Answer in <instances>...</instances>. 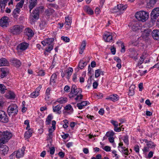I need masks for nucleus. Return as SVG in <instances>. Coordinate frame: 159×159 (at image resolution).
I'll use <instances>...</instances> for the list:
<instances>
[{"mask_svg":"<svg viewBox=\"0 0 159 159\" xmlns=\"http://www.w3.org/2000/svg\"><path fill=\"white\" fill-rule=\"evenodd\" d=\"M18 111V107L15 104H12L8 107L7 113L9 116L15 117L17 114Z\"/></svg>","mask_w":159,"mask_h":159,"instance_id":"4","label":"nucleus"},{"mask_svg":"<svg viewBox=\"0 0 159 159\" xmlns=\"http://www.w3.org/2000/svg\"><path fill=\"white\" fill-rule=\"evenodd\" d=\"M9 0H1L0 6L2 11L3 10V9L7 5V2Z\"/></svg>","mask_w":159,"mask_h":159,"instance_id":"34","label":"nucleus"},{"mask_svg":"<svg viewBox=\"0 0 159 159\" xmlns=\"http://www.w3.org/2000/svg\"><path fill=\"white\" fill-rule=\"evenodd\" d=\"M52 91V90L51 88L48 87L47 89L45 92L44 98L46 101H48L49 100Z\"/></svg>","mask_w":159,"mask_h":159,"instance_id":"18","label":"nucleus"},{"mask_svg":"<svg viewBox=\"0 0 159 159\" xmlns=\"http://www.w3.org/2000/svg\"><path fill=\"white\" fill-rule=\"evenodd\" d=\"M121 53H124L125 52V47L123 43H121Z\"/></svg>","mask_w":159,"mask_h":159,"instance_id":"60","label":"nucleus"},{"mask_svg":"<svg viewBox=\"0 0 159 159\" xmlns=\"http://www.w3.org/2000/svg\"><path fill=\"white\" fill-rule=\"evenodd\" d=\"M24 2L25 0H21L17 4L16 6V8L20 9L22 7Z\"/></svg>","mask_w":159,"mask_h":159,"instance_id":"48","label":"nucleus"},{"mask_svg":"<svg viewBox=\"0 0 159 159\" xmlns=\"http://www.w3.org/2000/svg\"><path fill=\"white\" fill-rule=\"evenodd\" d=\"M119 99V96L116 94L110 95L106 98L107 100H110L113 102H115L118 100Z\"/></svg>","mask_w":159,"mask_h":159,"instance_id":"17","label":"nucleus"},{"mask_svg":"<svg viewBox=\"0 0 159 159\" xmlns=\"http://www.w3.org/2000/svg\"><path fill=\"white\" fill-rule=\"evenodd\" d=\"M142 140L146 143V145L151 149H155L156 145L151 141H148L147 139H142Z\"/></svg>","mask_w":159,"mask_h":159,"instance_id":"20","label":"nucleus"},{"mask_svg":"<svg viewBox=\"0 0 159 159\" xmlns=\"http://www.w3.org/2000/svg\"><path fill=\"white\" fill-rule=\"evenodd\" d=\"M71 23V20L68 17H66L65 24L67 25H69Z\"/></svg>","mask_w":159,"mask_h":159,"instance_id":"55","label":"nucleus"},{"mask_svg":"<svg viewBox=\"0 0 159 159\" xmlns=\"http://www.w3.org/2000/svg\"><path fill=\"white\" fill-rule=\"evenodd\" d=\"M149 148L148 146H144L143 148L142 149V150L144 152H146L149 151Z\"/></svg>","mask_w":159,"mask_h":159,"instance_id":"62","label":"nucleus"},{"mask_svg":"<svg viewBox=\"0 0 159 159\" xmlns=\"http://www.w3.org/2000/svg\"><path fill=\"white\" fill-rule=\"evenodd\" d=\"M67 98L66 97H61L57 99V102L61 104L65 103L67 101Z\"/></svg>","mask_w":159,"mask_h":159,"instance_id":"36","label":"nucleus"},{"mask_svg":"<svg viewBox=\"0 0 159 159\" xmlns=\"http://www.w3.org/2000/svg\"><path fill=\"white\" fill-rule=\"evenodd\" d=\"M47 26V22L45 21L42 20L40 23L39 26L41 29H43Z\"/></svg>","mask_w":159,"mask_h":159,"instance_id":"44","label":"nucleus"},{"mask_svg":"<svg viewBox=\"0 0 159 159\" xmlns=\"http://www.w3.org/2000/svg\"><path fill=\"white\" fill-rule=\"evenodd\" d=\"M103 149L106 152H109L111 150V147L107 146H105Z\"/></svg>","mask_w":159,"mask_h":159,"instance_id":"64","label":"nucleus"},{"mask_svg":"<svg viewBox=\"0 0 159 159\" xmlns=\"http://www.w3.org/2000/svg\"><path fill=\"white\" fill-rule=\"evenodd\" d=\"M63 122L64 123V124L63 125V127L65 129L67 128L68 127L69 124L68 120L65 119L63 120Z\"/></svg>","mask_w":159,"mask_h":159,"instance_id":"56","label":"nucleus"},{"mask_svg":"<svg viewBox=\"0 0 159 159\" xmlns=\"http://www.w3.org/2000/svg\"><path fill=\"white\" fill-rule=\"evenodd\" d=\"M57 79V75L55 73L52 74L51 75L50 80V84L52 86L55 85L56 83V80Z\"/></svg>","mask_w":159,"mask_h":159,"instance_id":"23","label":"nucleus"},{"mask_svg":"<svg viewBox=\"0 0 159 159\" xmlns=\"http://www.w3.org/2000/svg\"><path fill=\"white\" fill-rule=\"evenodd\" d=\"M52 118L53 117L50 114L48 115L47 118H46V124L47 125H49L50 123V121L52 119Z\"/></svg>","mask_w":159,"mask_h":159,"instance_id":"46","label":"nucleus"},{"mask_svg":"<svg viewBox=\"0 0 159 159\" xmlns=\"http://www.w3.org/2000/svg\"><path fill=\"white\" fill-rule=\"evenodd\" d=\"M55 151V148L52 147L50 148V153L51 155H53Z\"/></svg>","mask_w":159,"mask_h":159,"instance_id":"61","label":"nucleus"},{"mask_svg":"<svg viewBox=\"0 0 159 159\" xmlns=\"http://www.w3.org/2000/svg\"><path fill=\"white\" fill-rule=\"evenodd\" d=\"M110 123L114 126V127L116 126H118V122L116 121L111 120H110Z\"/></svg>","mask_w":159,"mask_h":159,"instance_id":"58","label":"nucleus"},{"mask_svg":"<svg viewBox=\"0 0 159 159\" xmlns=\"http://www.w3.org/2000/svg\"><path fill=\"white\" fill-rule=\"evenodd\" d=\"M53 49V45H50L48 46V47L46 48V51L48 53H50L51 51Z\"/></svg>","mask_w":159,"mask_h":159,"instance_id":"53","label":"nucleus"},{"mask_svg":"<svg viewBox=\"0 0 159 159\" xmlns=\"http://www.w3.org/2000/svg\"><path fill=\"white\" fill-rule=\"evenodd\" d=\"M1 71V77L3 78L7 75V74L8 72V69L6 67H3L0 68Z\"/></svg>","mask_w":159,"mask_h":159,"instance_id":"24","label":"nucleus"},{"mask_svg":"<svg viewBox=\"0 0 159 159\" xmlns=\"http://www.w3.org/2000/svg\"><path fill=\"white\" fill-rule=\"evenodd\" d=\"M54 41L53 38H48L46 39L43 41H41V43L43 46L50 45H53L52 44V43Z\"/></svg>","mask_w":159,"mask_h":159,"instance_id":"21","label":"nucleus"},{"mask_svg":"<svg viewBox=\"0 0 159 159\" xmlns=\"http://www.w3.org/2000/svg\"><path fill=\"white\" fill-rule=\"evenodd\" d=\"M114 134L115 133L112 130H111L107 132L106 134V135L107 137H113Z\"/></svg>","mask_w":159,"mask_h":159,"instance_id":"52","label":"nucleus"},{"mask_svg":"<svg viewBox=\"0 0 159 159\" xmlns=\"http://www.w3.org/2000/svg\"><path fill=\"white\" fill-rule=\"evenodd\" d=\"M150 34V31L148 30H145L142 34V36L143 38H146Z\"/></svg>","mask_w":159,"mask_h":159,"instance_id":"47","label":"nucleus"},{"mask_svg":"<svg viewBox=\"0 0 159 159\" xmlns=\"http://www.w3.org/2000/svg\"><path fill=\"white\" fill-rule=\"evenodd\" d=\"M84 9L89 14L92 15L93 12L92 9L89 7L86 6L85 7Z\"/></svg>","mask_w":159,"mask_h":159,"instance_id":"42","label":"nucleus"},{"mask_svg":"<svg viewBox=\"0 0 159 159\" xmlns=\"http://www.w3.org/2000/svg\"><path fill=\"white\" fill-rule=\"evenodd\" d=\"M42 88L41 85H39L36 89L35 90L31 93L30 95V97L32 98H35L40 94V91Z\"/></svg>","mask_w":159,"mask_h":159,"instance_id":"12","label":"nucleus"},{"mask_svg":"<svg viewBox=\"0 0 159 159\" xmlns=\"http://www.w3.org/2000/svg\"><path fill=\"white\" fill-rule=\"evenodd\" d=\"M9 62L6 58H2L0 59V66H7Z\"/></svg>","mask_w":159,"mask_h":159,"instance_id":"29","label":"nucleus"},{"mask_svg":"<svg viewBox=\"0 0 159 159\" xmlns=\"http://www.w3.org/2000/svg\"><path fill=\"white\" fill-rule=\"evenodd\" d=\"M7 97L9 99H14L15 98V93L12 91H9L7 93Z\"/></svg>","mask_w":159,"mask_h":159,"instance_id":"39","label":"nucleus"},{"mask_svg":"<svg viewBox=\"0 0 159 159\" xmlns=\"http://www.w3.org/2000/svg\"><path fill=\"white\" fill-rule=\"evenodd\" d=\"M24 27L21 25H15L10 28V32L14 35H18L22 31Z\"/></svg>","mask_w":159,"mask_h":159,"instance_id":"5","label":"nucleus"},{"mask_svg":"<svg viewBox=\"0 0 159 159\" xmlns=\"http://www.w3.org/2000/svg\"><path fill=\"white\" fill-rule=\"evenodd\" d=\"M128 6L126 4L123 5L120 4L118 5L114 8L110 10V11L113 13L116 14V16H119L122 14L124 11L127 8Z\"/></svg>","mask_w":159,"mask_h":159,"instance_id":"1","label":"nucleus"},{"mask_svg":"<svg viewBox=\"0 0 159 159\" xmlns=\"http://www.w3.org/2000/svg\"><path fill=\"white\" fill-rule=\"evenodd\" d=\"M9 151L8 147L6 145L0 146V153L3 155L7 154Z\"/></svg>","mask_w":159,"mask_h":159,"instance_id":"16","label":"nucleus"},{"mask_svg":"<svg viewBox=\"0 0 159 159\" xmlns=\"http://www.w3.org/2000/svg\"><path fill=\"white\" fill-rule=\"evenodd\" d=\"M12 133L8 131L0 132V143L1 144H4L10 139L12 136Z\"/></svg>","mask_w":159,"mask_h":159,"instance_id":"2","label":"nucleus"},{"mask_svg":"<svg viewBox=\"0 0 159 159\" xmlns=\"http://www.w3.org/2000/svg\"><path fill=\"white\" fill-rule=\"evenodd\" d=\"M101 74L103 75V72L101 70L98 69L95 70V77L96 78L98 77Z\"/></svg>","mask_w":159,"mask_h":159,"instance_id":"43","label":"nucleus"},{"mask_svg":"<svg viewBox=\"0 0 159 159\" xmlns=\"http://www.w3.org/2000/svg\"><path fill=\"white\" fill-rule=\"evenodd\" d=\"M39 8H36L33 11V13L30 15V18L32 20L35 19H38L39 17Z\"/></svg>","mask_w":159,"mask_h":159,"instance_id":"13","label":"nucleus"},{"mask_svg":"<svg viewBox=\"0 0 159 159\" xmlns=\"http://www.w3.org/2000/svg\"><path fill=\"white\" fill-rule=\"evenodd\" d=\"M110 50L112 54L115 55L116 54V48L114 47H111Z\"/></svg>","mask_w":159,"mask_h":159,"instance_id":"59","label":"nucleus"},{"mask_svg":"<svg viewBox=\"0 0 159 159\" xmlns=\"http://www.w3.org/2000/svg\"><path fill=\"white\" fill-rule=\"evenodd\" d=\"M82 90L81 89L77 88L75 85H73L71 87V91L69 94V97L70 98L75 97L79 93H81Z\"/></svg>","mask_w":159,"mask_h":159,"instance_id":"6","label":"nucleus"},{"mask_svg":"<svg viewBox=\"0 0 159 159\" xmlns=\"http://www.w3.org/2000/svg\"><path fill=\"white\" fill-rule=\"evenodd\" d=\"M25 147L23 146L21 149H19L17 152L16 155V157L17 158H20L23 156Z\"/></svg>","mask_w":159,"mask_h":159,"instance_id":"19","label":"nucleus"},{"mask_svg":"<svg viewBox=\"0 0 159 159\" xmlns=\"http://www.w3.org/2000/svg\"><path fill=\"white\" fill-rule=\"evenodd\" d=\"M30 3L29 8L30 9V13H31V10L35 7L37 4V0H30Z\"/></svg>","mask_w":159,"mask_h":159,"instance_id":"27","label":"nucleus"},{"mask_svg":"<svg viewBox=\"0 0 159 159\" xmlns=\"http://www.w3.org/2000/svg\"><path fill=\"white\" fill-rule=\"evenodd\" d=\"M134 150L136 153L138 154H139V147L138 145H135L134 147Z\"/></svg>","mask_w":159,"mask_h":159,"instance_id":"54","label":"nucleus"},{"mask_svg":"<svg viewBox=\"0 0 159 159\" xmlns=\"http://www.w3.org/2000/svg\"><path fill=\"white\" fill-rule=\"evenodd\" d=\"M32 132L31 131L28 130L26 131L25 134V138L27 139H28L32 136Z\"/></svg>","mask_w":159,"mask_h":159,"instance_id":"45","label":"nucleus"},{"mask_svg":"<svg viewBox=\"0 0 159 159\" xmlns=\"http://www.w3.org/2000/svg\"><path fill=\"white\" fill-rule=\"evenodd\" d=\"M25 34L29 37H31L34 34L33 31L30 28H27L25 29Z\"/></svg>","mask_w":159,"mask_h":159,"instance_id":"26","label":"nucleus"},{"mask_svg":"<svg viewBox=\"0 0 159 159\" xmlns=\"http://www.w3.org/2000/svg\"><path fill=\"white\" fill-rule=\"evenodd\" d=\"M119 151L123 154L125 155L128 156L129 155V151L128 148H126L125 147L123 148H119Z\"/></svg>","mask_w":159,"mask_h":159,"instance_id":"38","label":"nucleus"},{"mask_svg":"<svg viewBox=\"0 0 159 159\" xmlns=\"http://www.w3.org/2000/svg\"><path fill=\"white\" fill-rule=\"evenodd\" d=\"M87 65V62L86 61L81 60L79 63L78 67L80 69H82Z\"/></svg>","mask_w":159,"mask_h":159,"instance_id":"37","label":"nucleus"},{"mask_svg":"<svg viewBox=\"0 0 159 159\" xmlns=\"http://www.w3.org/2000/svg\"><path fill=\"white\" fill-rule=\"evenodd\" d=\"M89 101H83L80 103L77 104V107H78L79 109H82L83 108L86 106L87 105H89Z\"/></svg>","mask_w":159,"mask_h":159,"instance_id":"22","label":"nucleus"},{"mask_svg":"<svg viewBox=\"0 0 159 159\" xmlns=\"http://www.w3.org/2000/svg\"><path fill=\"white\" fill-rule=\"evenodd\" d=\"M86 45V42L85 40H84L82 43L80 48L79 53L81 54L83 53L84 50Z\"/></svg>","mask_w":159,"mask_h":159,"instance_id":"32","label":"nucleus"},{"mask_svg":"<svg viewBox=\"0 0 159 159\" xmlns=\"http://www.w3.org/2000/svg\"><path fill=\"white\" fill-rule=\"evenodd\" d=\"M121 139L123 140L126 145H129V137L126 134L125 136L122 137Z\"/></svg>","mask_w":159,"mask_h":159,"instance_id":"40","label":"nucleus"},{"mask_svg":"<svg viewBox=\"0 0 159 159\" xmlns=\"http://www.w3.org/2000/svg\"><path fill=\"white\" fill-rule=\"evenodd\" d=\"M11 62H12L13 65L16 67H19L21 65V63L19 60L16 59H13L11 60Z\"/></svg>","mask_w":159,"mask_h":159,"instance_id":"28","label":"nucleus"},{"mask_svg":"<svg viewBox=\"0 0 159 159\" xmlns=\"http://www.w3.org/2000/svg\"><path fill=\"white\" fill-rule=\"evenodd\" d=\"M62 108V106L60 105H57L55 106H53L52 107L53 111L54 112L57 113H60V110Z\"/></svg>","mask_w":159,"mask_h":159,"instance_id":"30","label":"nucleus"},{"mask_svg":"<svg viewBox=\"0 0 159 159\" xmlns=\"http://www.w3.org/2000/svg\"><path fill=\"white\" fill-rule=\"evenodd\" d=\"M29 46V44L25 42L22 43L17 46L18 50L21 51H23L26 50Z\"/></svg>","mask_w":159,"mask_h":159,"instance_id":"14","label":"nucleus"},{"mask_svg":"<svg viewBox=\"0 0 159 159\" xmlns=\"http://www.w3.org/2000/svg\"><path fill=\"white\" fill-rule=\"evenodd\" d=\"M73 71V69L71 67H69L68 70H66L65 71V74H66L67 76V78L69 79H70V77L72 74Z\"/></svg>","mask_w":159,"mask_h":159,"instance_id":"33","label":"nucleus"},{"mask_svg":"<svg viewBox=\"0 0 159 159\" xmlns=\"http://www.w3.org/2000/svg\"><path fill=\"white\" fill-rule=\"evenodd\" d=\"M8 120V117L7 113L4 111L0 110V122L7 123Z\"/></svg>","mask_w":159,"mask_h":159,"instance_id":"8","label":"nucleus"},{"mask_svg":"<svg viewBox=\"0 0 159 159\" xmlns=\"http://www.w3.org/2000/svg\"><path fill=\"white\" fill-rule=\"evenodd\" d=\"M144 59L145 57L144 56L142 55L140 57V58L138 62V66H139L142 64L143 63Z\"/></svg>","mask_w":159,"mask_h":159,"instance_id":"50","label":"nucleus"},{"mask_svg":"<svg viewBox=\"0 0 159 159\" xmlns=\"http://www.w3.org/2000/svg\"><path fill=\"white\" fill-rule=\"evenodd\" d=\"M151 17L152 20H156L159 16V8H155L152 11L151 13Z\"/></svg>","mask_w":159,"mask_h":159,"instance_id":"11","label":"nucleus"},{"mask_svg":"<svg viewBox=\"0 0 159 159\" xmlns=\"http://www.w3.org/2000/svg\"><path fill=\"white\" fill-rule=\"evenodd\" d=\"M141 4H143L145 3H147V5L148 8L152 7L156 3V0H140Z\"/></svg>","mask_w":159,"mask_h":159,"instance_id":"10","label":"nucleus"},{"mask_svg":"<svg viewBox=\"0 0 159 159\" xmlns=\"http://www.w3.org/2000/svg\"><path fill=\"white\" fill-rule=\"evenodd\" d=\"M152 35L153 38L157 40H159V30H154L152 31Z\"/></svg>","mask_w":159,"mask_h":159,"instance_id":"25","label":"nucleus"},{"mask_svg":"<svg viewBox=\"0 0 159 159\" xmlns=\"http://www.w3.org/2000/svg\"><path fill=\"white\" fill-rule=\"evenodd\" d=\"M132 86H130L129 89V92L128 94L130 96H133L134 93V89L131 88Z\"/></svg>","mask_w":159,"mask_h":159,"instance_id":"51","label":"nucleus"},{"mask_svg":"<svg viewBox=\"0 0 159 159\" xmlns=\"http://www.w3.org/2000/svg\"><path fill=\"white\" fill-rule=\"evenodd\" d=\"M45 75V72L44 71L42 70H41L39 71L38 72V75L40 76H43Z\"/></svg>","mask_w":159,"mask_h":159,"instance_id":"63","label":"nucleus"},{"mask_svg":"<svg viewBox=\"0 0 159 159\" xmlns=\"http://www.w3.org/2000/svg\"><path fill=\"white\" fill-rule=\"evenodd\" d=\"M138 53L137 52L133 49H131L130 50V53H129V56L130 57L133 59L134 60L136 61L138 59Z\"/></svg>","mask_w":159,"mask_h":159,"instance_id":"15","label":"nucleus"},{"mask_svg":"<svg viewBox=\"0 0 159 159\" xmlns=\"http://www.w3.org/2000/svg\"><path fill=\"white\" fill-rule=\"evenodd\" d=\"M149 16V13L147 12L141 11L136 12L135 15L136 18L139 21L144 22L147 20Z\"/></svg>","mask_w":159,"mask_h":159,"instance_id":"3","label":"nucleus"},{"mask_svg":"<svg viewBox=\"0 0 159 159\" xmlns=\"http://www.w3.org/2000/svg\"><path fill=\"white\" fill-rule=\"evenodd\" d=\"M7 90L5 86L3 84H0V92L3 94L5 93V90Z\"/></svg>","mask_w":159,"mask_h":159,"instance_id":"49","label":"nucleus"},{"mask_svg":"<svg viewBox=\"0 0 159 159\" xmlns=\"http://www.w3.org/2000/svg\"><path fill=\"white\" fill-rule=\"evenodd\" d=\"M61 39L66 42H69L70 41V39L67 37L62 36L61 37Z\"/></svg>","mask_w":159,"mask_h":159,"instance_id":"57","label":"nucleus"},{"mask_svg":"<svg viewBox=\"0 0 159 159\" xmlns=\"http://www.w3.org/2000/svg\"><path fill=\"white\" fill-rule=\"evenodd\" d=\"M20 9L18 8H16L14 10L12 13V15L13 17L15 18H17L20 14Z\"/></svg>","mask_w":159,"mask_h":159,"instance_id":"31","label":"nucleus"},{"mask_svg":"<svg viewBox=\"0 0 159 159\" xmlns=\"http://www.w3.org/2000/svg\"><path fill=\"white\" fill-rule=\"evenodd\" d=\"M83 95L81 93H79L76 95L74 99L77 102H79L83 98Z\"/></svg>","mask_w":159,"mask_h":159,"instance_id":"41","label":"nucleus"},{"mask_svg":"<svg viewBox=\"0 0 159 159\" xmlns=\"http://www.w3.org/2000/svg\"><path fill=\"white\" fill-rule=\"evenodd\" d=\"M104 41L106 42H112L113 41L112 34L109 32H105L103 35Z\"/></svg>","mask_w":159,"mask_h":159,"instance_id":"7","label":"nucleus"},{"mask_svg":"<svg viewBox=\"0 0 159 159\" xmlns=\"http://www.w3.org/2000/svg\"><path fill=\"white\" fill-rule=\"evenodd\" d=\"M9 18L7 16H4L0 19V25L3 28L7 27L9 25Z\"/></svg>","mask_w":159,"mask_h":159,"instance_id":"9","label":"nucleus"},{"mask_svg":"<svg viewBox=\"0 0 159 159\" xmlns=\"http://www.w3.org/2000/svg\"><path fill=\"white\" fill-rule=\"evenodd\" d=\"M64 109L66 111H69L68 112L69 114H72L74 111L72 106L70 104L66 105L64 107Z\"/></svg>","mask_w":159,"mask_h":159,"instance_id":"35","label":"nucleus"}]
</instances>
